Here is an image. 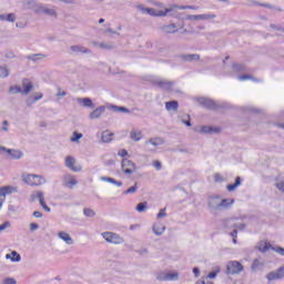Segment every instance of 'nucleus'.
<instances>
[{
    "instance_id": "obj_1",
    "label": "nucleus",
    "mask_w": 284,
    "mask_h": 284,
    "mask_svg": "<svg viewBox=\"0 0 284 284\" xmlns=\"http://www.w3.org/2000/svg\"><path fill=\"white\" fill-rule=\"evenodd\" d=\"M207 203L211 210H230V206L234 205V199H221L219 195H211Z\"/></svg>"
},
{
    "instance_id": "obj_2",
    "label": "nucleus",
    "mask_w": 284,
    "mask_h": 284,
    "mask_svg": "<svg viewBox=\"0 0 284 284\" xmlns=\"http://www.w3.org/2000/svg\"><path fill=\"white\" fill-rule=\"evenodd\" d=\"M21 179L23 183L30 187H41V185H45V183H48L45 176L34 173H22Z\"/></svg>"
},
{
    "instance_id": "obj_3",
    "label": "nucleus",
    "mask_w": 284,
    "mask_h": 284,
    "mask_svg": "<svg viewBox=\"0 0 284 284\" xmlns=\"http://www.w3.org/2000/svg\"><path fill=\"white\" fill-rule=\"evenodd\" d=\"M101 236L106 241V243H111L112 245H123V243H125V240L116 233L103 232Z\"/></svg>"
},
{
    "instance_id": "obj_4",
    "label": "nucleus",
    "mask_w": 284,
    "mask_h": 284,
    "mask_svg": "<svg viewBox=\"0 0 284 284\" xmlns=\"http://www.w3.org/2000/svg\"><path fill=\"white\" fill-rule=\"evenodd\" d=\"M19 192L17 186L7 185L0 187V210L3 207V204L6 203V196H10V194H14Z\"/></svg>"
},
{
    "instance_id": "obj_5",
    "label": "nucleus",
    "mask_w": 284,
    "mask_h": 284,
    "mask_svg": "<svg viewBox=\"0 0 284 284\" xmlns=\"http://www.w3.org/2000/svg\"><path fill=\"white\" fill-rule=\"evenodd\" d=\"M64 165L68 170H71V172H81V170H83L81 164L77 163V159L71 155L64 159Z\"/></svg>"
},
{
    "instance_id": "obj_6",
    "label": "nucleus",
    "mask_w": 284,
    "mask_h": 284,
    "mask_svg": "<svg viewBox=\"0 0 284 284\" xmlns=\"http://www.w3.org/2000/svg\"><path fill=\"white\" fill-rule=\"evenodd\" d=\"M242 270H243V264H241L239 261H230L226 264V273L231 274L232 276L236 274H241Z\"/></svg>"
},
{
    "instance_id": "obj_7",
    "label": "nucleus",
    "mask_w": 284,
    "mask_h": 284,
    "mask_svg": "<svg viewBox=\"0 0 284 284\" xmlns=\"http://www.w3.org/2000/svg\"><path fill=\"white\" fill-rule=\"evenodd\" d=\"M79 184L77 176L68 173L62 176V185L63 187H68V190H73L75 185Z\"/></svg>"
},
{
    "instance_id": "obj_8",
    "label": "nucleus",
    "mask_w": 284,
    "mask_h": 284,
    "mask_svg": "<svg viewBox=\"0 0 284 284\" xmlns=\"http://www.w3.org/2000/svg\"><path fill=\"white\" fill-rule=\"evenodd\" d=\"M156 281H179V272H160L155 275Z\"/></svg>"
},
{
    "instance_id": "obj_9",
    "label": "nucleus",
    "mask_w": 284,
    "mask_h": 284,
    "mask_svg": "<svg viewBox=\"0 0 284 284\" xmlns=\"http://www.w3.org/2000/svg\"><path fill=\"white\" fill-rule=\"evenodd\" d=\"M210 19H216V16L212 13H203V14H191L186 17L187 21H210Z\"/></svg>"
},
{
    "instance_id": "obj_10",
    "label": "nucleus",
    "mask_w": 284,
    "mask_h": 284,
    "mask_svg": "<svg viewBox=\"0 0 284 284\" xmlns=\"http://www.w3.org/2000/svg\"><path fill=\"white\" fill-rule=\"evenodd\" d=\"M135 170H136V164H134L132 160L124 159L122 161V171L124 172V174H133Z\"/></svg>"
},
{
    "instance_id": "obj_11",
    "label": "nucleus",
    "mask_w": 284,
    "mask_h": 284,
    "mask_svg": "<svg viewBox=\"0 0 284 284\" xmlns=\"http://www.w3.org/2000/svg\"><path fill=\"white\" fill-rule=\"evenodd\" d=\"M38 14H47V17H57V10L50 8L48 4L40 3L38 7Z\"/></svg>"
},
{
    "instance_id": "obj_12",
    "label": "nucleus",
    "mask_w": 284,
    "mask_h": 284,
    "mask_svg": "<svg viewBox=\"0 0 284 284\" xmlns=\"http://www.w3.org/2000/svg\"><path fill=\"white\" fill-rule=\"evenodd\" d=\"M165 141H163L162 138H151L145 142V148L149 152H154V149H150V145H153L154 148H159V145H163Z\"/></svg>"
},
{
    "instance_id": "obj_13",
    "label": "nucleus",
    "mask_w": 284,
    "mask_h": 284,
    "mask_svg": "<svg viewBox=\"0 0 284 284\" xmlns=\"http://www.w3.org/2000/svg\"><path fill=\"white\" fill-rule=\"evenodd\" d=\"M103 114H105V106L100 105L97 109H94L91 113H89V119L91 121H94L97 119H101V116H103Z\"/></svg>"
},
{
    "instance_id": "obj_14",
    "label": "nucleus",
    "mask_w": 284,
    "mask_h": 284,
    "mask_svg": "<svg viewBox=\"0 0 284 284\" xmlns=\"http://www.w3.org/2000/svg\"><path fill=\"white\" fill-rule=\"evenodd\" d=\"M154 83L158 88H161L162 90H171L172 88H174V82L163 79H156Z\"/></svg>"
},
{
    "instance_id": "obj_15",
    "label": "nucleus",
    "mask_w": 284,
    "mask_h": 284,
    "mask_svg": "<svg viewBox=\"0 0 284 284\" xmlns=\"http://www.w3.org/2000/svg\"><path fill=\"white\" fill-rule=\"evenodd\" d=\"M0 152H7L12 159L16 160L23 158V152H21L20 150L6 149V146L0 145Z\"/></svg>"
},
{
    "instance_id": "obj_16",
    "label": "nucleus",
    "mask_w": 284,
    "mask_h": 284,
    "mask_svg": "<svg viewBox=\"0 0 284 284\" xmlns=\"http://www.w3.org/2000/svg\"><path fill=\"white\" fill-rule=\"evenodd\" d=\"M58 239H60V241H63L65 245H74V240L72 239V236L69 235L68 232H64V231L59 232Z\"/></svg>"
},
{
    "instance_id": "obj_17",
    "label": "nucleus",
    "mask_w": 284,
    "mask_h": 284,
    "mask_svg": "<svg viewBox=\"0 0 284 284\" xmlns=\"http://www.w3.org/2000/svg\"><path fill=\"white\" fill-rule=\"evenodd\" d=\"M34 89V84H32V81L30 79H23L22 80V94L28 95L32 90Z\"/></svg>"
},
{
    "instance_id": "obj_18",
    "label": "nucleus",
    "mask_w": 284,
    "mask_h": 284,
    "mask_svg": "<svg viewBox=\"0 0 284 284\" xmlns=\"http://www.w3.org/2000/svg\"><path fill=\"white\" fill-rule=\"evenodd\" d=\"M199 102L201 103V105H203L204 108H209L210 110H216V108H219V104H216L214 100L207 98H201Z\"/></svg>"
},
{
    "instance_id": "obj_19",
    "label": "nucleus",
    "mask_w": 284,
    "mask_h": 284,
    "mask_svg": "<svg viewBox=\"0 0 284 284\" xmlns=\"http://www.w3.org/2000/svg\"><path fill=\"white\" fill-rule=\"evenodd\" d=\"M41 3H37L34 0H27L23 2L24 10H33L38 14V10Z\"/></svg>"
},
{
    "instance_id": "obj_20",
    "label": "nucleus",
    "mask_w": 284,
    "mask_h": 284,
    "mask_svg": "<svg viewBox=\"0 0 284 284\" xmlns=\"http://www.w3.org/2000/svg\"><path fill=\"white\" fill-rule=\"evenodd\" d=\"M41 99H43V93L37 92L34 94L29 95L26 100V103L27 105H34V103H37V101H41Z\"/></svg>"
},
{
    "instance_id": "obj_21",
    "label": "nucleus",
    "mask_w": 284,
    "mask_h": 284,
    "mask_svg": "<svg viewBox=\"0 0 284 284\" xmlns=\"http://www.w3.org/2000/svg\"><path fill=\"white\" fill-rule=\"evenodd\" d=\"M75 101L82 108H94V103L92 102V99H90V98H77Z\"/></svg>"
},
{
    "instance_id": "obj_22",
    "label": "nucleus",
    "mask_w": 284,
    "mask_h": 284,
    "mask_svg": "<svg viewBox=\"0 0 284 284\" xmlns=\"http://www.w3.org/2000/svg\"><path fill=\"white\" fill-rule=\"evenodd\" d=\"M266 278L268 283H272V281H281V278H283V274H281V271L277 268L276 271L270 272L266 275Z\"/></svg>"
},
{
    "instance_id": "obj_23",
    "label": "nucleus",
    "mask_w": 284,
    "mask_h": 284,
    "mask_svg": "<svg viewBox=\"0 0 284 284\" xmlns=\"http://www.w3.org/2000/svg\"><path fill=\"white\" fill-rule=\"evenodd\" d=\"M200 134H214L216 132H220V129L213 128V126H200V129L196 130Z\"/></svg>"
},
{
    "instance_id": "obj_24",
    "label": "nucleus",
    "mask_w": 284,
    "mask_h": 284,
    "mask_svg": "<svg viewBox=\"0 0 284 284\" xmlns=\"http://www.w3.org/2000/svg\"><path fill=\"white\" fill-rule=\"evenodd\" d=\"M152 231L155 234V236H162L165 232V225L162 223H154L152 226Z\"/></svg>"
},
{
    "instance_id": "obj_25",
    "label": "nucleus",
    "mask_w": 284,
    "mask_h": 284,
    "mask_svg": "<svg viewBox=\"0 0 284 284\" xmlns=\"http://www.w3.org/2000/svg\"><path fill=\"white\" fill-rule=\"evenodd\" d=\"M44 195H43V192L42 191H34L31 193L30 195V202L31 203H34V201H39V203H41L43 200H44Z\"/></svg>"
},
{
    "instance_id": "obj_26",
    "label": "nucleus",
    "mask_w": 284,
    "mask_h": 284,
    "mask_svg": "<svg viewBox=\"0 0 284 284\" xmlns=\"http://www.w3.org/2000/svg\"><path fill=\"white\" fill-rule=\"evenodd\" d=\"M6 258L11 261V263H20L21 255L17 251H12L10 254L6 255Z\"/></svg>"
},
{
    "instance_id": "obj_27",
    "label": "nucleus",
    "mask_w": 284,
    "mask_h": 284,
    "mask_svg": "<svg viewBox=\"0 0 284 284\" xmlns=\"http://www.w3.org/2000/svg\"><path fill=\"white\" fill-rule=\"evenodd\" d=\"M100 181H104V183H111L112 185H115L116 187H121L123 185V182L116 181L113 178H108V176H101Z\"/></svg>"
},
{
    "instance_id": "obj_28",
    "label": "nucleus",
    "mask_w": 284,
    "mask_h": 284,
    "mask_svg": "<svg viewBox=\"0 0 284 284\" xmlns=\"http://www.w3.org/2000/svg\"><path fill=\"white\" fill-rule=\"evenodd\" d=\"M130 136L132 141H141V139H143V132H141V130L133 129Z\"/></svg>"
},
{
    "instance_id": "obj_29",
    "label": "nucleus",
    "mask_w": 284,
    "mask_h": 284,
    "mask_svg": "<svg viewBox=\"0 0 284 284\" xmlns=\"http://www.w3.org/2000/svg\"><path fill=\"white\" fill-rule=\"evenodd\" d=\"M272 244H270V242L266 241H262L257 244V250L260 252H267V250H272Z\"/></svg>"
},
{
    "instance_id": "obj_30",
    "label": "nucleus",
    "mask_w": 284,
    "mask_h": 284,
    "mask_svg": "<svg viewBox=\"0 0 284 284\" xmlns=\"http://www.w3.org/2000/svg\"><path fill=\"white\" fill-rule=\"evenodd\" d=\"M165 109L169 112H176V110H179V102L178 101H170L165 103Z\"/></svg>"
},
{
    "instance_id": "obj_31",
    "label": "nucleus",
    "mask_w": 284,
    "mask_h": 284,
    "mask_svg": "<svg viewBox=\"0 0 284 284\" xmlns=\"http://www.w3.org/2000/svg\"><path fill=\"white\" fill-rule=\"evenodd\" d=\"M176 10H179L178 4H171L164 11H162V14H164V17H168V14H171V17H174L173 12H176Z\"/></svg>"
},
{
    "instance_id": "obj_32",
    "label": "nucleus",
    "mask_w": 284,
    "mask_h": 284,
    "mask_svg": "<svg viewBox=\"0 0 284 284\" xmlns=\"http://www.w3.org/2000/svg\"><path fill=\"white\" fill-rule=\"evenodd\" d=\"M71 51H73L75 54H79V52H82V54L90 53L89 49H85V47H81V45H72Z\"/></svg>"
},
{
    "instance_id": "obj_33",
    "label": "nucleus",
    "mask_w": 284,
    "mask_h": 284,
    "mask_svg": "<svg viewBox=\"0 0 284 284\" xmlns=\"http://www.w3.org/2000/svg\"><path fill=\"white\" fill-rule=\"evenodd\" d=\"M162 30H163V32H165L166 34H174V32H178V30H176V24H174V23L164 26V27L162 28Z\"/></svg>"
},
{
    "instance_id": "obj_34",
    "label": "nucleus",
    "mask_w": 284,
    "mask_h": 284,
    "mask_svg": "<svg viewBox=\"0 0 284 284\" xmlns=\"http://www.w3.org/2000/svg\"><path fill=\"white\" fill-rule=\"evenodd\" d=\"M146 14L150 17H165V13H163L162 10H156L154 8H149Z\"/></svg>"
},
{
    "instance_id": "obj_35",
    "label": "nucleus",
    "mask_w": 284,
    "mask_h": 284,
    "mask_svg": "<svg viewBox=\"0 0 284 284\" xmlns=\"http://www.w3.org/2000/svg\"><path fill=\"white\" fill-rule=\"evenodd\" d=\"M239 185H241V176H237V178L235 179V183H234V184H229V185L226 186V190H227L229 192H234V190H236V187H239Z\"/></svg>"
},
{
    "instance_id": "obj_36",
    "label": "nucleus",
    "mask_w": 284,
    "mask_h": 284,
    "mask_svg": "<svg viewBox=\"0 0 284 284\" xmlns=\"http://www.w3.org/2000/svg\"><path fill=\"white\" fill-rule=\"evenodd\" d=\"M8 77H10L8 67L0 65V79H8Z\"/></svg>"
},
{
    "instance_id": "obj_37",
    "label": "nucleus",
    "mask_w": 284,
    "mask_h": 284,
    "mask_svg": "<svg viewBox=\"0 0 284 284\" xmlns=\"http://www.w3.org/2000/svg\"><path fill=\"white\" fill-rule=\"evenodd\" d=\"M9 94H23V89L19 85L10 87Z\"/></svg>"
},
{
    "instance_id": "obj_38",
    "label": "nucleus",
    "mask_w": 284,
    "mask_h": 284,
    "mask_svg": "<svg viewBox=\"0 0 284 284\" xmlns=\"http://www.w3.org/2000/svg\"><path fill=\"white\" fill-rule=\"evenodd\" d=\"M112 136H114L112 133L104 131L102 133V143H110V141H112Z\"/></svg>"
},
{
    "instance_id": "obj_39",
    "label": "nucleus",
    "mask_w": 284,
    "mask_h": 284,
    "mask_svg": "<svg viewBox=\"0 0 284 284\" xmlns=\"http://www.w3.org/2000/svg\"><path fill=\"white\" fill-rule=\"evenodd\" d=\"M83 139V134L74 131L70 138L71 143H79V140Z\"/></svg>"
},
{
    "instance_id": "obj_40",
    "label": "nucleus",
    "mask_w": 284,
    "mask_h": 284,
    "mask_svg": "<svg viewBox=\"0 0 284 284\" xmlns=\"http://www.w3.org/2000/svg\"><path fill=\"white\" fill-rule=\"evenodd\" d=\"M111 110H113V112H123L124 114H130L129 109L125 106L112 105Z\"/></svg>"
},
{
    "instance_id": "obj_41",
    "label": "nucleus",
    "mask_w": 284,
    "mask_h": 284,
    "mask_svg": "<svg viewBox=\"0 0 284 284\" xmlns=\"http://www.w3.org/2000/svg\"><path fill=\"white\" fill-rule=\"evenodd\" d=\"M182 59H184V61H199L201 57L199 54H187L183 55Z\"/></svg>"
},
{
    "instance_id": "obj_42",
    "label": "nucleus",
    "mask_w": 284,
    "mask_h": 284,
    "mask_svg": "<svg viewBox=\"0 0 284 284\" xmlns=\"http://www.w3.org/2000/svg\"><path fill=\"white\" fill-rule=\"evenodd\" d=\"M136 212L142 213L145 212V210H148V202H141L136 205L135 207Z\"/></svg>"
},
{
    "instance_id": "obj_43",
    "label": "nucleus",
    "mask_w": 284,
    "mask_h": 284,
    "mask_svg": "<svg viewBox=\"0 0 284 284\" xmlns=\"http://www.w3.org/2000/svg\"><path fill=\"white\" fill-rule=\"evenodd\" d=\"M263 267V263H261V260H254L252 264V270L256 272V270H261Z\"/></svg>"
},
{
    "instance_id": "obj_44",
    "label": "nucleus",
    "mask_w": 284,
    "mask_h": 284,
    "mask_svg": "<svg viewBox=\"0 0 284 284\" xmlns=\"http://www.w3.org/2000/svg\"><path fill=\"white\" fill-rule=\"evenodd\" d=\"M28 59H30V61H41V59H45V55H43V54H31V55H28Z\"/></svg>"
},
{
    "instance_id": "obj_45",
    "label": "nucleus",
    "mask_w": 284,
    "mask_h": 284,
    "mask_svg": "<svg viewBox=\"0 0 284 284\" xmlns=\"http://www.w3.org/2000/svg\"><path fill=\"white\" fill-rule=\"evenodd\" d=\"M237 79H239V81H250V80L251 81H258V80L252 78V75H250V74L239 75Z\"/></svg>"
},
{
    "instance_id": "obj_46",
    "label": "nucleus",
    "mask_w": 284,
    "mask_h": 284,
    "mask_svg": "<svg viewBox=\"0 0 284 284\" xmlns=\"http://www.w3.org/2000/svg\"><path fill=\"white\" fill-rule=\"evenodd\" d=\"M83 214H84V216L92 219V216H95L97 213L92 209H84Z\"/></svg>"
},
{
    "instance_id": "obj_47",
    "label": "nucleus",
    "mask_w": 284,
    "mask_h": 284,
    "mask_svg": "<svg viewBox=\"0 0 284 284\" xmlns=\"http://www.w3.org/2000/svg\"><path fill=\"white\" fill-rule=\"evenodd\" d=\"M6 21H8V23H14L17 21V14H14V13L7 14Z\"/></svg>"
},
{
    "instance_id": "obj_48",
    "label": "nucleus",
    "mask_w": 284,
    "mask_h": 284,
    "mask_svg": "<svg viewBox=\"0 0 284 284\" xmlns=\"http://www.w3.org/2000/svg\"><path fill=\"white\" fill-rule=\"evenodd\" d=\"M275 187L278 190V192H281L282 194H284V181H278L275 183Z\"/></svg>"
},
{
    "instance_id": "obj_49",
    "label": "nucleus",
    "mask_w": 284,
    "mask_h": 284,
    "mask_svg": "<svg viewBox=\"0 0 284 284\" xmlns=\"http://www.w3.org/2000/svg\"><path fill=\"white\" fill-rule=\"evenodd\" d=\"M168 216L166 209H161L160 212L156 214V219H165Z\"/></svg>"
},
{
    "instance_id": "obj_50",
    "label": "nucleus",
    "mask_w": 284,
    "mask_h": 284,
    "mask_svg": "<svg viewBox=\"0 0 284 284\" xmlns=\"http://www.w3.org/2000/svg\"><path fill=\"white\" fill-rule=\"evenodd\" d=\"M136 10H139V12H142V14H148L149 8H145V6L143 4H138Z\"/></svg>"
},
{
    "instance_id": "obj_51",
    "label": "nucleus",
    "mask_w": 284,
    "mask_h": 284,
    "mask_svg": "<svg viewBox=\"0 0 284 284\" xmlns=\"http://www.w3.org/2000/svg\"><path fill=\"white\" fill-rule=\"evenodd\" d=\"M245 70V67L242 64H233V72H243Z\"/></svg>"
},
{
    "instance_id": "obj_52",
    "label": "nucleus",
    "mask_w": 284,
    "mask_h": 284,
    "mask_svg": "<svg viewBox=\"0 0 284 284\" xmlns=\"http://www.w3.org/2000/svg\"><path fill=\"white\" fill-rule=\"evenodd\" d=\"M2 284H17V280H14L13 277H6L2 281Z\"/></svg>"
},
{
    "instance_id": "obj_53",
    "label": "nucleus",
    "mask_w": 284,
    "mask_h": 284,
    "mask_svg": "<svg viewBox=\"0 0 284 284\" xmlns=\"http://www.w3.org/2000/svg\"><path fill=\"white\" fill-rule=\"evenodd\" d=\"M139 190V186L136 184L134 186L129 187L126 191H124V194H134Z\"/></svg>"
},
{
    "instance_id": "obj_54",
    "label": "nucleus",
    "mask_w": 284,
    "mask_h": 284,
    "mask_svg": "<svg viewBox=\"0 0 284 284\" xmlns=\"http://www.w3.org/2000/svg\"><path fill=\"white\" fill-rule=\"evenodd\" d=\"M272 250H273V252H276L281 256H284V248L283 247L277 246V247H272Z\"/></svg>"
},
{
    "instance_id": "obj_55",
    "label": "nucleus",
    "mask_w": 284,
    "mask_h": 284,
    "mask_svg": "<svg viewBox=\"0 0 284 284\" xmlns=\"http://www.w3.org/2000/svg\"><path fill=\"white\" fill-rule=\"evenodd\" d=\"M40 205H41V207H43V210H44L45 212H51L50 206H48V204H45V199L40 202Z\"/></svg>"
},
{
    "instance_id": "obj_56",
    "label": "nucleus",
    "mask_w": 284,
    "mask_h": 284,
    "mask_svg": "<svg viewBox=\"0 0 284 284\" xmlns=\"http://www.w3.org/2000/svg\"><path fill=\"white\" fill-rule=\"evenodd\" d=\"M11 224L10 222H4L3 224L0 225V232H3L4 230H8V227H10Z\"/></svg>"
},
{
    "instance_id": "obj_57",
    "label": "nucleus",
    "mask_w": 284,
    "mask_h": 284,
    "mask_svg": "<svg viewBox=\"0 0 284 284\" xmlns=\"http://www.w3.org/2000/svg\"><path fill=\"white\" fill-rule=\"evenodd\" d=\"M65 94H68V92H65V91H63L61 89H59L58 92H57L58 99H61L62 97H65Z\"/></svg>"
},
{
    "instance_id": "obj_58",
    "label": "nucleus",
    "mask_w": 284,
    "mask_h": 284,
    "mask_svg": "<svg viewBox=\"0 0 284 284\" xmlns=\"http://www.w3.org/2000/svg\"><path fill=\"white\" fill-rule=\"evenodd\" d=\"M153 168H155V170H161V168H163V165L161 164V161H154L153 162Z\"/></svg>"
},
{
    "instance_id": "obj_59",
    "label": "nucleus",
    "mask_w": 284,
    "mask_h": 284,
    "mask_svg": "<svg viewBox=\"0 0 284 284\" xmlns=\"http://www.w3.org/2000/svg\"><path fill=\"white\" fill-rule=\"evenodd\" d=\"M214 181H215L216 183H221V182L223 181V176H222L221 174L216 173V174L214 175Z\"/></svg>"
},
{
    "instance_id": "obj_60",
    "label": "nucleus",
    "mask_w": 284,
    "mask_h": 284,
    "mask_svg": "<svg viewBox=\"0 0 284 284\" xmlns=\"http://www.w3.org/2000/svg\"><path fill=\"white\" fill-rule=\"evenodd\" d=\"M118 156H122V158L128 156V150H124V149L120 150L118 152Z\"/></svg>"
},
{
    "instance_id": "obj_61",
    "label": "nucleus",
    "mask_w": 284,
    "mask_h": 284,
    "mask_svg": "<svg viewBox=\"0 0 284 284\" xmlns=\"http://www.w3.org/2000/svg\"><path fill=\"white\" fill-rule=\"evenodd\" d=\"M39 229V224H37V223H31L30 224V231L31 232H36V230H38Z\"/></svg>"
},
{
    "instance_id": "obj_62",
    "label": "nucleus",
    "mask_w": 284,
    "mask_h": 284,
    "mask_svg": "<svg viewBox=\"0 0 284 284\" xmlns=\"http://www.w3.org/2000/svg\"><path fill=\"white\" fill-rule=\"evenodd\" d=\"M98 45H99V48H103V49H105V50H110V48H112V45H108V44H105V43H103V42L98 43Z\"/></svg>"
},
{
    "instance_id": "obj_63",
    "label": "nucleus",
    "mask_w": 284,
    "mask_h": 284,
    "mask_svg": "<svg viewBox=\"0 0 284 284\" xmlns=\"http://www.w3.org/2000/svg\"><path fill=\"white\" fill-rule=\"evenodd\" d=\"M33 216H34V219H41L43 216V213L36 211V212H33Z\"/></svg>"
},
{
    "instance_id": "obj_64",
    "label": "nucleus",
    "mask_w": 284,
    "mask_h": 284,
    "mask_svg": "<svg viewBox=\"0 0 284 284\" xmlns=\"http://www.w3.org/2000/svg\"><path fill=\"white\" fill-rule=\"evenodd\" d=\"M206 278H216V272H211V273H209V275L206 276Z\"/></svg>"
}]
</instances>
